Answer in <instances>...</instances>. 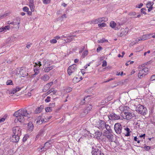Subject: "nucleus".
Segmentation results:
<instances>
[{"instance_id": "obj_1", "label": "nucleus", "mask_w": 155, "mask_h": 155, "mask_svg": "<svg viewBox=\"0 0 155 155\" xmlns=\"http://www.w3.org/2000/svg\"><path fill=\"white\" fill-rule=\"evenodd\" d=\"M32 113V111H28L25 108L21 109L15 112L14 116L17 117V120L20 122H23L25 119L30 117V114Z\"/></svg>"}, {"instance_id": "obj_2", "label": "nucleus", "mask_w": 155, "mask_h": 155, "mask_svg": "<svg viewBox=\"0 0 155 155\" xmlns=\"http://www.w3.org/2000/svg\"><path fill=\"white\" fill-rule=\"evenodd\" d=\"M13 135L11 137V141L13 142H18L19 137L21 135V130L19 127H14L12 129Z\"/></svg>"}, {"instance_id": "obj_3", "label": "nucleus", "mask_w": 155, "mask_h": 155, "mask_svg": "<svg viewBox=\"0 0 155 155\" xmlns=\"http://www.w3.org/2000/svg\"><path fill=\"white\" fill-rule=\"evenodd\" d=\"M91 153L92 155H104L101 148L96 146L92 147Z\"/></svg>"}, {"instance_id": "obj_4", "label": "nucleus", "mask_w": 155, "mask_h": 155, "mask_svg": "<svg viewBox=\"0 0 155 155\" xmlns=\"http://www.w3.org/2000/svg\"><path fill=\"white\" fill-rule=\"evenodd\" d=\"M136 110L138 113L143 115L146 114V108L140 104H139L137 106Z\"/></svg>"}, {"instance_id": "obj_5", "label": "nucleus", "mask_w": 155, "mask_h": 155, "mask_svg": "<svg viewBox=\"0 0 155 155\" xmlns=\"http://www.w3.org/2000/svg\"><path fill=\"white\" fill-rule=\"evenodd\" d=\"M77 70V65L74 64L69 66L67 72L68 75L70 76L72 74L76 72Z\"/></svg>"}, {"instance_id": "obj_6", "label": "nucleus", "mask_w": 155, "mask_h": 155, "mask_svg": "<svg viewBox=\"0 0 155 155\" xmlns=\"http://www.w3.org/2000/svg\"><path fill=\"white\" fill-rule=\"evenodd\" d=\"M104 135L106 137V139L109 142L113 141L114 136L110 132H105L104 133Z\"/></svg>"}, {"instance_id": "obj_7", "label": "nucleus", "mask_w": 155, "mask_h": 155, "mask_svg": "<svg viewBox=\"0 0 155 155\" xmlns=\"http://www.w3.org/2000/svg\"><path fill=\"white\" fill-rule=\"evenodd\" d=\"M115 132L117 134H120L122 132V126L119 123H116L114 126Z\"/></svg>"}, {"instance_id": "obj_8", "label": "nucleus", "mask_w": 155, "mask_h": 155, "mask_svg": "<svg viewBox=\"0 0 155 155\" xmlns=\"http://www.w3.org/2000/svg\"><path fill=\"white\" fill-rule=\"evenodd\" d=\"M109 119L110 120H119L120 119V116L115 113H111L108 116Z\"/></svg>"}, {"instance_id": "obj_9", "label": "nucleus", "mask_w": 155, "mask_h": 155, "mask_svg": "<svg viewBox=\"0 0 155 155\" xmlns=\"http://www.w3.org/2000/svg\"><path fill=\"white\" fill-rule=\"evenodd\" d=\"M105 19V18L104 17L99 18H98L92 20L91 24H96L98 23L104 22L106 21Z\"/></svg>"}, {"instance_id": "obj_10", "label": "nucleus", "mask_w": 155, "mask_h": 155, "mask_svg": "<svg viewBox=\"0 0 155 155\" xmlns=\"http://www.w3.org/2000/svg\"><path fill=\"white\" fill-rule=\"evenodd\" d=\"M98 124H97V127L99 129L102 130L105 128L106 123L104 121L102 120H99L98 121Z\"/></svg>"}, {"instance_id": "obj_11", "label": "nucleus", "mask_w": 155, "mask_h": 155, "mask_svg": "<svg viewBox=\"0 0 155 155\" xmlns=\"http://www.w3.org/2000/svg\"><path fill=\"white\" fill-rule=\"evenodd\" d=\"M83 79L82 76L78 74L74 77L73 80V81L74 83H76L80 81Z\"/></svg>"}, {"instance_id": "obj_12", "label": "nucleus", "mask_w": 155, "mask_h": 155, "mask_svg": "<svg viewBox=\"0 0 155 155\" xmlns=\"http://www.w3.org/2000/svg\"><path fill=\"white\" fill-rule=\"evenodd\" d=\"M53 82H51L50 83H49L47 84H46L44 86L43 88V91H46L49 89L50 88V87L53 84Z\"/></svg>"}, {"instance_id": "obj_13", "label": "nucleus", "mask_w": 155, "mask_h": 155, "mask_svg": "<svg viewBox=\"0 0 155 155\" xmlns=\"http://www.w3.org/2000/svg\"><path fill=\"white\" fill-rule=\"evenodd\" d=\"M129 29L128 28H123L121 30L120 33L121 36H124L127 35L128 31Z\"/></svg>"}, {"instance_id": "obj_14", "label": "nucleus", "mask_w": 155, "mask_h": 155, "mask_svg": "<svg viewBox=\"0 0 155 155\" xmlns=\"http://www.w3.org/2000/svg\"><path fill=\"white\" fill-rule=\"evenodd\" d=\"M124 114L125 115L124 117L127 119H130L132 117V114L129 112L125 111Z\"/></svg>"}, {"instance_id": "obj_15", "label": "nucleus", "mask_w": 155, "mask_h": 155, "mask_svg": "<svg viewBox=\"0 0 155 155\" xmlns=\"http://www.w3.org/2000/svg\"><path fill=\"white\" fill-rule=\"evenodd\" d=\"M10 28V26L9 25L6 26L5 27L2 26L0 28V32L2 31L6 32L7 30H9Z\"/></svg>"}, {"instance_id": "obj_16", "label": "nucleus", "mask_w": 155, "mask_h": 155, "mask_svg": "<svg viewBox=\"0 0 155 155\" xmlns=\"http://www.w3.org/2000/svg\"><path fill=\"white\" fill-rule=\"evenodd\" d=\"M50 78L49 76L47 74H45L41 76L40 78L41 81H48Z\"/></svg>"}, {"instance_id": "obj_17", "label": "nucleus", "mask_w": 155, "mask_h": 155, "mask_svg": "<svg viewBox=\"0 0 155 155\" xmlns=\"http://www.w3.org/2000/svg\"><path fill=\"white\" fill-rule=\"evenodd\" d=\"M43 63L44 66L45 67L50 66L51 62L50 61L46 59H44L43 60Z\"/></svg>"}, {"instance_id": "obj_18", "label": "nucleus", "mask_w": 155, "mask_h": 155, "mask_svg": "<svg viewBox=\"0 0 155 155\" xmlns=\"http://www.w3.org/2000/svg\"><path fill=\"white\" fill-rule=\"evenodd\" d=\"M151 34L144 35L140 37V39L141 41H144L147 40L151 38Z\"/></svg>"}, {"instance_id": "obj_19", "label": "nucleus", "mask_w": 155, "mask_h": 155, "mask_svg": "<svg viewBox=\"0 0 155 155\" xmlns=\"http://www.w3.org/2000/svg\"><path fill=\"white\" fill-rule=\"evenodd\" d=\"M54 68V65L46 67L44 68V71L46 73H48L50 71L52 70Z\"/></svg>"}, {"instance_id": "obj_20", "label": "nucleus", "mask_w": 155, "mask_h": 155, "mask_svg": "<svg viewBox=\"0 0 155 155\" xmlns=\"http://www.w3.org/2000/svg\"><path fill=\"white\" fill-rule=\"evenodd\" d=\"M57 91V90H54V88H51L46 93L47 94L46 96H47L48 94L51 93V95L52 94H55L56 93Z\"/></svg>"}, {"instance_id": "obj_21", "label": "nucleus", "mask_w": 155, "mask_h": 155, "mask_svg": "<svg viewBox=\"0 0 155 155\" xmlns=\"http://www.w3.org/2000/svg\"><path fill=\"white\" fill-rule=\"evenodd\" d=\"M44 108L43 105H41L39 107L36 108L35 111V113L38 114L40 113Z\"/></svg>"}, {"instance_id": "obj_22", "label": "nucleus", "mask_w": 155, "mask_h": 155, "mask_svg": "<svg viewBox=\"0 0 155 155\" xmlns=\"http://www.w3.org/2000/svg\"><path fill=\"white\" fill-rule=\"evenodd\" d=\"M116 23L114 21H111L110 22V25L111 27L113 28H115V29L116 30H118V28H116Z\"/></svg>"}, {"instance_id": "obj_23", "label": "nucleus", "mask_w": 155, "mask_h": 155, "mask_svg": "<svg viewBox=\"0 0 155 155\" xmlns=\"http://www.w3.org/2000/svg\"><path fill=\"white\" fill-rule=\"evenodd\" d=\"M102 132L100 131H97L95 132L94 133V136L97 139H100V137L102 135Z\"/></svg>"}, {"instance_id": "obj_24", "label": "nucleus", "mask_w": 155, "mask_h": 155, "mask_svg": "<svg viewBox=\"0 0 155 155\" xmlns=\"http://www.w3.org/2000/svg\"><path fill=\"white\" fill-rule=\"evenodd\" d=\"M51 146V145L50 143H49V142H46L44 144V147H45V149L47 150L50 148Z\"/></svg>"}, {"instance_id": "obj_25", "label": "nucleus", "mask_w": 155, "mask_h": 155, "mask_svg": "<svg viewBox=\"0 0 155 155\" xmlns=\"http://www.w3.org/2000/svg\"><path fill=\"white\" fill-rule=\"evenodd\" d=\"M28 130L30 131H32L34 128V126L31 122H29L28 124Z\"/></svg>"}, {"instance_id": "obj_26", "label": "nucleus", "mask_w": 155, "mask_h": 155, "mask_svg": "<svg viewBox=\"0 0 155 155\" xmlns=\"http://www.w3.org/2000/svg\"><path fill=\"white\" fill-rule=\"evenodd\" d=\"M146 75V74L144 73L142 70H140L139 73L138 74V76L140 78H141V77Z\"/></svg>"}, {"instance_id": "obj_27", "label": "nucleus", "mask_w": 155, "mask_h": 155, "mask_svg": "<svg viewBox=\"0 0 155 155\" xmlns=\"http://www.w3.org/2000/svg\"><path fill=\"white\" fill-rule=\"evenodd\" d=\"M38 151L40 152L45 151L46 150L45 149V147L42 146H40L38 149Z\"/></svg>"}, {"instance_id": "obj_28", "label": "nucleus", "mask_w": 155, "mask_h": 155, "mask_svg": "<svg viewBox=\"0 0 155 155\" xmlns=\"http://www.w3.org/2000/svg\"><path fill=\"white\" fill-rule=\"evenodd\" d=\"M153 2H151L150 1L147 2V4L146 6L147 8H151L153 7Z\"/></svg>"}, {"instance_id": "obj_29", "label": "nucleus", "mask_w": 155, "mask_h": 155, "mask_svg": "<svg viewBox=\"0 0 155 155\" xmlns=\"http://www.w3.org/2000/svg\"><path fill=\"white\" fill-rule=\"evenodd\" d=\"M9 12H5L4 14L3 15H0V19L5 17L9 15Z\"/></svg>"}, {"instance_id": "obj_30", "label": "nucleus", "mask_w": 155, "mask_h": 155, "mask_svg": "<svg viewBox=\"0 0 155 155\" xmlns=\"http://www.w3.org/2000/svg\"><path fill=\"white\" fill-rule=\"evenodd\" d=\"M41 116H39V117H38V118L35 120L36 123L38 124H41Z\"/></svg>"}, {"instance_id": "obj_31", "label": "nucleus", "mask_w": 155, "mask_h": 155, "mask_svg": "<svg viewBox=\"0 0 155 155\" xmlns=\"http://www.w3.org/2000/svg\"><path fill=\"white\" fill-rule=\"evenodd\" d=\"M124 130L127 131L126 134L125 135L126 136H128L130 135V129L128 127H126L124 128Z\"/></svg>"}, {"instance_id": "obj_32", "label": "nucleus", "mask_w": 155, "mask_h": 155, "mask_svg": "<svg viewBox=\"0 0 155 155\" xmlns=\"http://www.w3.org/2000/svg\"><path fill=\"white\" fill-rule=\"evenodd\" d=\"M92 106L90 104L87 105L86 107L85 110L88 112L92 109Z\"/></svg>"}, {"instance_id": "obj_33", "label": "nucleus", "mask_w": 155, "mask_h": 155, "mask_svg": "<svg viewBox=\"0 0 155 155\" xmlns=\"http://www.w3.org/2000/svg\"><path fill=\"white\" fill-rule=\"evenodd\" d=\"M88 51L87 50H85L83 52V53L82 55H81V57L82 58H84L87 56L88 54Z\"/></svg>"}, {"instance_id": "obj_34", "label": "nucleus", "mask_w": 155, "mask_h": 155, "mask_svg": "<svg viewBox=\"0 0 155 155\" xmlns=\"http://www.w3.org/2000/svg\"><path fill=\"white\" fill-rule=\"evenodd\" d=\"M72 91V88L70 87H68L64 89V92L65 93H68Z\"/></svg>"}, {"instance_id": "obj_35", "label": "nucleus", "mask_w": 155, "mask_h": 155, "mask_svg": "<svg viewBox=\"0 0 155 155\" xmlns=\"http://www.w3.org/2000/svg\"><path fill=\"white\" fill-rule=\"evenodd\" d=\"M108 41L107 40H105L104 38H103L101 39L98 40L97 42L98 43H103L104 42H107Z\"/></svg>"}, {"instance_id": "obj_36", "label": "nucleus", "mask_w": 155, "mask_h": 155, "mask_svg": "<svg viewBox=\"0 0 155 155\" xmlns=\"http://www.w3.org/2000/svg\"><path fill=\"white\" fill-rule=\"evenodd\" d=\"M105 128H106V129L108 131V132H110L111 131L110 126L108 124H105Z\"/></svg>"}, {"instance_id": "obj_37", "label": "nucleus", "mask_w": 155, "mask_h": 155, "mask_svg": "<svg viewBox=\"0 0 155 155\" xmlns=\"http://www.w3.org/2000/svg\"><path fill=\"white\" fill-rule=\"evenodd\" d=\"M30 10L31 12H34L35 10V5H29Z\"/></svg>"}, {"instance_id": "obj_38", "label": "nucleus", "mask_w": 155, "mask_h": 155, "mask_svg": "<svg viewBox=\"0 0 155 155\" xmlns=\"http://www.w3.org/2000/svg\"><path fill=\"white\" fill-rule=\"evenodd\" d=\"M34 72H35V74H33V77H34L35 75H36L38 74L39 73V71L38 69H34Z\"/></svg>"}, {"instance_id": "obj_39", "label": "nucleus", "mask_w": 155, "mask_h": 155, "mask_svg": "<svg viewBox=\"0 0 155 155\" xmlns=\"http://www.w3.org/2000/svg\"><path fill=\"white\" fill-rule=\"evenodd\" d=\"M88 112L86 110H84L83 112H82L81 114V116L82 117H84L86 115H87Z\"/></svg>"}, {"instance_id": "obj_40", "label": "nucleus", "mask_w": 155, "mask_h": 155, "mask_svg": "<svg viewBox=\"0 0 155 155\" xmlns=\"http://www.w3.org/2000/svg\"><path fill=\"white\" fill-rule=\"evenodd\" d=\"M51 0H42V2L45 4H48L50 3Z\"/></svg>"}, {"instance_id": "obj_41", "label": "nucleus", "mask_w": 155, "mask_h": 155, "mask_svg": "<svg viewBox=\"0 0 155 155\" xmlns=\"http://www.w3.org/2000/svg\"><path fill=\"white\" fill-rule=\"evenodd\" d=\"M142 70L143 71V72L144 73L146 74H147V73L149 71V69L148 68L146 67L144 68Z\"/></svg>"}, {"instance_id": "obj_42", "label": "nucleus", "mask_w": 155, "mask_h": 155, "mask_svg": "<svg viewBox=\"0 0 155 155\" xmlns=\"http://www.w3.org/2000/svg\"><path fill=\"white\" fill-rule=\"evenodd\" d=\"M85 97H82L81 99L80 102V104L81 105H83L85 103Z\"/></svg>"}, {"instance_id": "obj_43", "label": "nucleus", "mask_w": 155, "mask_h": 155, "mask_svg": "<svg viewBox=\"0 0 155 155\" xmlns=\"http://www.w3.org/2000/svg\"><path fill=\"white\" fill-rule=\"evenodd\" d=\"M6 84L7 85H12L13 84V82L12 80H9L6 82Z\"/></svg>"}, {"instance_id": "obj_44", "label": "nucleus", "mask_w": 155, "mask_h": 155, "mask_svg": "<svg viewBox=\"0 0 155 155\" xmlns=\"http://www.w3.org/2000/svg\"><path fill=\"white\" fill-rule=\"evenodd\" d=\"M128 107L126 106H120V110L122 111H124L127 109Z\"/></svg>"}, {"instance_id": "obj_45", "label": "nucleus", "mask_w": 155, "mask_h": 155, "mask_svg": "<svg viewBox=\"0 0 155 155\" xmlns=\"http://www.w3.org/2000/svg\"><path fill=\"white\" fill-rule=\"evenodd\" d=\"M52 107H47L45 108V110L46 112H50L52 111Z\"/></svg>"}, {"instance_id": "obj_46", "label": "nucleus", "mask_w": 155, "mask_h": 155, "mask_svg": "<svg viewBox=\"0 0 155 155\" xmlns=\"http://www.w3.org/2000/svg\"><path fill=\"white\" fill-rule=\"evenodd\" d=\"M98 26L99 27H104L106 26V24L105 23H102L98 24Z\"/></svg>"}, {"instance_id": "obj_47", "label": "nucleus", "mask_w": 155, "mask_h": 155, "mask_svg": "<svg viewBox=\"0 0 155 155\" xmlns=\"http://www.w3.org/2000/svg\"><path fill=\"white\" fill-rule=\"evenodd\" d=\"M28 5H34V0H28Z\"/></svg>"}, {"instance_id": "obj_48", "label": "nucleus", "mask_w": 155, "mask_h": 155, "mask_svg": "<svg viewBox=\"0 0 155 155\" xmlns=\"http://www.w3.org/2000/svg\"><path fill=\"white\" fill-rule=\"evenodd\" d=\"M146 9L145 8H143L141 9V12L145 15H146Z\"/></svg>"}, {"instance_id": "obj_49", "label": "nucleus", "mask_w": 155, "mask_h": 155, "mask_svg": "<svg viewBox=\"0 0 155 155\" xmlns=\"http://www.w3.org/2000/svg\"><path fill=\"white\" fill-rule=\"evenodd\" d=\"M16 20L17 21V23H18V26L19 27V24L20 22L21 19L17 17V18H16Z\"/></svg>"}, {"instance_id": "obj_50", "label": "nucleus", "mask_w": 155, "mask_h": 155, "mask_svg": "<svg viewBox=\"0 0 155 155\" xmlns=\"http://www.w3.org/2000/svg\"><path fill=\"white\" fill-rule=\"evenodd\" d=\"M57 42V41L55 39H52L50 40V42L52 44H55Z\"/></svg>"}, {"instance_id": "obj_51", "label": "nucleus", "mask_w": 155, "mask_h": 155, "mask_svg": "<svg viewBox=\"0 0 155 155\" xmlns=\"http://www.w3.org/2000/svg\"><path fill=\"white\" fill-rule=\"evenodd\" d=\"M102 49V48L100 46H99L97 49L96 51L97 52H99Z\"/></svg>"}, {"instance_id": "obj_52", "label": "nucleus", "mask_w": 155, "mask_h": 155, "mask_svg": "<svg viewBox=\"0 0 155 155\" xmlns=\"http://www.w3.org/2000/svg\"><path fill=\"white\" fill-rule=\"evenodd\" d=\"M22 9H23V10L25 12H28V11L29 10V8L26 6H25L24 7H23Z\"/></svg>"}, {"instance_id": "obj_53", "label": "nucleus", "mask_w": 155, "mask_h": 155, "mask_svg": "<svg viewBox=\"0 0 155 155\" xmlns=\"http://www.w3.org/2000/svg\"><path fill=\"white\" fill-rule=\"evenodd\" d=\"M140 41H141V40L140 39V37L137 38H136L135 41H134V43H138Z\"/></svg>"}, {"instance_id": "obj_54", "label": "nucleus", "mask_w": 155, "mask_h": 155, "mask_svg": "<svg viewBox=\"0 0 155 155\" xmlns=\"http://www.w3.org/2000/svg\"><path fill=\"white\" fill-rule=\"evenodd\" d=\"M107 62L106 61H104L102 62V65L103 67H104L107 66Z\"/></svg>"}, {"instance_id": "obj_55", "label": "nucleus", "mask_w": 155, "mask_h": 155, "mask_svg": "<svg viewBox=\"0 0 155 155\" xmlns=\"http://www.w3.org/2000/svg\"><path fill=\"white\" fill-rule=\"evenodd\" d=\"M143 6V4L142 3H141L140 4L137 5L136 6V8H140L142 7V6Z\"/></svg>"}, {"instance_id": "obj_56", "label": "nucleus", "mask_w": 155, "mask_h": 155, "mask_svg": "<svg viewBox=\"0 0 155 155\" xmlns=\"http://www.w3.org/2000/svg\"><path fill=\"white\" fill-rule=\"evenodd\" d=\"M138 138L137 137H135L134 138V140L135 141H136L137 142V143H139L140 142V141L139 140H138Z\"/></svg>"}, {"instance_id": "obj_57", "label": "nucleus", "mask_w": 155, "mask_h": 155, "mask_svg": "<svg viewBox=\"0 0 155 155\" xmlns=\"http://www.w3.org/2000/svg\"><path fill=\"white\" fill-rule=\"evenodd\" d=\"M144 149L146 150H149L150 149V147L148 146H146L144 147Z\"/></svg>"}, {"instance_id": "obj_58", "label": "nucleus", "mask_w": 155, "mask_h": 155, "mask_svg": "<svg viewBox=\"0 0 155 155\" xmlns=\"http://www.w3.org/2000/svg\"><path fill=\"white\" fill-rule=\"evenodd\" d=\"M11 92V94H14L17 92V90L15 88H14L12 90Z\"/></svg>"}, {"instance_id": "obj_59", "label": "nucleus", "mask_w": 155, "mask_h": 155, "mask_svg": "<svg viewBox=\"0 0 155 155\" xmlns=\"http://www.w3.org/2000/svg\"><path fill=\"white\" fill-rule=\"evenodd\" d=\"M150 80L151 81H153L155 80V75L154 74L152 75L150 78Z\"/></svg>"}, {"instance_id": "obj_60", "label": "nucleus", "mask_w": 155, "mask_h": 155, "mask_svg": "<svg viewBox=\"0 0 155 155\" xmlns=\"http://www.w3.org/2000/svg\"><path fill=\"white\" fill-rule=\"evenodd\" d=\"M32 12H31V11H29L28 10V12H27V14L28 15H29V16H31L32 15Z\"/></svg>"}, {"instance_id": "obj_61", "label": "nucleus", "mask_w": 155, "mask_h": 155, "mask_svg": "<svg viewBox=\"0 0 155 155\" xmlns=\"http://www.w3.org/2000/svg\"><path fill=\"white\" fill-rule=\"evenodd\" d=\"M5 120V118L3 117L0 119V123L3 122Z\"/></svg>"}, {"instance_id": "obj_62", "label": "nucleus", "mask_w": 155, "mask_h": 155, "mask_svg": "<svg viewBox=\"0 0 155 155\" xmlns=\"http://www.w3.org/2000/svg\"><path fill=\"white\" fill-rule=\"evenodd\" d=\"M21 87H16L15 88L17 90V92L20 91L21 88Z\"/></svg>"}, {"instance_id": "obj_63", "label": "nucleus", "mask_w": 155, "mask_h": 155, "mask_svg": "<svg viewBox=\"0 0 155 155\" xmlns=\"http://www.w3.org/2000/svg\"><path fill=\"white\" fill-rule=\"evenodd\" d=\"M50 97H47V98L45 100V101L47 103L49 102L50 101Z\"/></svg>"}, {"instance_id": "obj_64", "label": "nucleus", "mask_w": 155, "mask_h": 155, "mask_svg": "<svg viewBox=\"0 0 155 155\" xmlns=\"http://www.w3.org/2000/svg\"><path fill=\"white\" fill-rule=\"evenodd\" d=\"M27 140V137L24 136L23 138V141L24 142H25Z\"/></svg>"}]
</instances>
